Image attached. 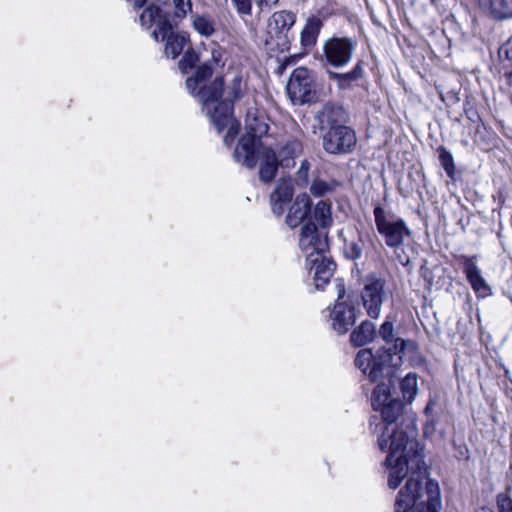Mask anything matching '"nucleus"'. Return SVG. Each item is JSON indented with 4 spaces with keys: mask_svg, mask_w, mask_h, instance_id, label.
Segmentation results:
<instances>
[{
    "mask_svg": "<svg viewBox=\"0 0 512 512\" xmlns=\"http://www.w3.org/2000/svg\"><path fill=\"white\" fill-rule=\"evenodd\" d=\"M396 378V374L391 382L388 378H379L371 398L372 407L375 411H380L382 420L375 423V419L371 418L370 428L373 433L378 434L379 449L388 452L386 465H390L396 456L424 451L415 438L417 431L414 420L407 418L400 424L397 422L403 403L390 394V387L395 385Z\"/></svg>",
    "mask_w": 512,
    "mask_h": 512,
    "instance_id": "1",
    "label": "nucleus"
},
{
    "mask_svg": "<svg viewBox=\"0 0 512 512\" xmlns=\"http://www.w3.org/2000/svg\"><path fill=\"white\" fill-rule=\"evenodd\" d=\"M221 54L217 50L212 51V57L200 65L192 77L187 78L188 91L198 97L203 105V111L210 118L212 124L220 133L227 128L224 143L230 146L238 134L240 124L233 117L232 99H239L242 95V79L235 77L228 88V98L221 99L224 93V81L222 77H216L210 84L206 81L212 76L214 65H218Z\"/></svg>",
    "mask_w": 512,
    "mask_h": 512,
    "instance_id": "2",
    "label": "nucleus"
},
{
    "mask_svg": "<svg viewBox=\"0 0 512 512\" xmlns=\"http://www.w3.org/2000/svg\"><path fill=\"white\" fill-rule=\"evenodd\" d=\"M389 468L388 486L396 489L407 478L395 501V512H440L442 501L439 485L427 480L424 451L396 456Z\"/></svg>",
    "mask_w": 512,
    "mask_h": 512,
    "instance_id": "3",
    "label": "nucleus"
},
{
    "mask_svg": "<svg viewBox=\"0 0 512 512\" xmlns=\"http://www.w3.org/2000/svg\"><path fill=\"white\" fill-rule=\"evenodd\" d=\"M377 333L383 341L393 344V347L381 348L375 354L370 349H362L356 355L355 365L371 382H377L379 378H388L391 382L402 364L405 348L412 346L413 342L395 337L393 322L388 318L381 324Z\"/></svg>",
    "mask_w": 512,
    "mask_h": 512,
    "instance_id": "4",
    "label": "nucleus"
},
{
    "mask_svg": "<svg viewBox=\"0 0 512 512\" xmlns=\"http://www.w3.org/2000/svg\"><path fill=\"white\" fill-rule=\"evenodd\" d=\"M140 23L146 28H150L153 23H156L157 27L152 36L156 41L166 40L165 54L172 59L181 54L189 41L188 34L172 31L175 25L171 22L169 13L159 6H147L140 15Z\"/></svg>",
    "mask_w": 512,
    "mask_h": 512,
    "instance_id": "5",
    "label": "nucleus"
},
{
    "mask_svg": "<svg viewBox=\"0 0 512 512\" xmlns=\"http://www.w3.org/2000/svg\"><path fill=\"white\" fill-rule=\"evenodd\" d=\"M246 133L241 136L234 150V159L247 168H254L257 164L256 149L265 147L261 138L268 132V125L260 118L249 114L245 120Z\"/></svg>",
    "mask_w": 512,
    "mask_h": 512,
    "instance_id": "6",
    "label": "nucleus"
},
{
    "mask_svg": "<svg viewBox=\"0 0 512 512\" xmlns=\"http://www.w3.org/2000/svg\"><path fill=\"white\" fill-rule=\"evenodd\" d=\"M373 214L377 232L389 248L397 250L411 238L412 230L403 218L380 205L374 207Z\"/></svg>",
    "mask_w": 512,
    "mask_h": 512,
    "instance_id": "7",
    "label": "nucleus"
},
{
    "mask_svg": "<svg viewBox=\"0 0 512 512\" xmlns=\"http://www.w3.org/2000/svg\"><path fill=\"white\" fill-rule=\"evenodd\" d=\"M356 47L357 41L350 37L332 36L324 40L319 61L325 68H344L353 59Z\"/></svg>",
    "mask_w": 512,
    "mask_h": 512,
    "instance_id": "8",
    "label": "nucleus"
},
{
    "mask_svg": "<svg viewBox=\"0 0 512 512\" xmlns=\"http://www.w3.org/2000/svg\"><path fill=\"white\" fill-rule=\"evenodd\" d=\"M296 22L294 13L286 10L274 12L268 19L266 44L276 46L280 51L290 48L289 32Z\"/></svg>",
    "mask_w": 512,
    "mask_h": 512,
    "instance_id": "9",
    "label": "nucleus"
},
{
    "mask_svg": "<svg viewBox=\"0 0 512 512\" xmlns=\"http://www.w3.org/2000/svg\"><path fill=\"white\" fill-rule=\"evenodd\" d=\"M389 292L386 281L374 275L364 279L361 291V300L367 315L372 319H378L381 315L382 305L388 299Z\"/></svg>",
    "mask_w": 512,
    "mask_h": 512,
    "instance_id": "10",
    "label": "nucleus"
},
{
    "mask_svg": "<svg viewBox=\"0 0 512 512\" xmlns=\"http://www.w3.org/2000/svg\"><path fill=\"white\" fill-rule=\"evenodd\" d=\"M299 247L305 253L306 262L316 261L314 257L322 256L328 251L327 232L319 230L311 221L304 223L299 235Z\"/></svg>",
    "mask_w": 512,
    "mask_h": 512,
    "instance_id": "11",
    "label": "nucleus"
},
{
    "mask_svg": "<svg viewBox=\"0 0 512 512\" xmlns=\"http://www.w3.org/2000/svg\"><path fill=\"white\" fill-rule=\"evenodd\" d=\"M321 138L323 149L331 155L349 154L357 143L355 131L346 125L325 131L321 134Z\"/></svg>",
    "mask_w": 512,
    "mask_h": 512,
    "instance_id": "12",
    "label": "nucleus"
},
{
    "mask_svg": "<svg viewBox=\"0 0 512 512\" xmlns=\"http://www.w3.org/2000/svg\"><path fill=\"white\" fill-rule=\"evenodd\" d=\"M313 86L311 72L305 67H298L292 72L286 90L293 103L304 104L314 100Z\"/></svg>",
    "mask_w": 512,
    "mask_h": 512,
    "instance_id": "13",
    "label": "nucleus"
},
{
    "mask_svg": "<svg viewBox=\"0 0 512 512\" xmlns=\"http://www.w3.org/2000/svg\"><path fill=\"white\" fill-rule=\"evenodd\" d=\"M337 287L338 299L331 312V326L337 333L345 334L355 324L358 315L354 306L340 301L345 296L344 285L339 282Z\"/></svg>",
    "mask_w": 512,
    "mask_h": 512,
    "instance_id": "14",
    "label": "nucleus"
},
{
    "mask_svg": "<svg viewBox=\"0 0 512 512\" xmlns=\"http://www.w3.org/2000/svg\"><path fill=\"white\" fill-rule=\"evenodd\" d=\"M476 256L460 255L459 262L463 266V272L466 275L467 281L480 297H486L491 294V288L483 278L480 268L476 263Z\"/></svg>",
    "mask_w": 512,
    "mask_h": 512,
    "instance_id": "15",
    "label": "nucleus"
},
{
    "mask_svg": "<svg viewBox=\"0 0 512 512\" xmlns=\"http://www.w3.org/2000/svg\"><path fill=\"white\" fill-rule=\"evenodd\" d=\"M315 121L321 134H323L327 130L344 125L345 111L341 106L326 103L315 114Z\"/></svg>",
    "mask_w": 512,
    "mask_h": 512,
    "instance_id": "16",
    "label": "nucleus"
},
{
    "mask_svg": "<svg viewBox=\"0 0 512 512\" xmlns=\"http://www.w3.org/2000/svg\"><path fill=\"white\" fill-rule=\"evenodd\" d=\"M257 162L260 161L259 178L264 183L271 182L277 173L280 165L273 149L265 146L256 149Z\"/></svg>",
    "mask_w": 512,
    "mask_h": 512,
    "instance_id": "17",
    "label": "nucleus"
},
{
    "mask_svg": "<svg viewBox=\"0 0 512 512\" xmlns=\"http://www.w3.org/2000/svg\"><path fill=\"white\" fill-rule=\"evenodd\" d=\"M316 261L306 262L310 270L314 269V282L317 289H322L329 283L336 269L335 262L328 258L326 254L314 257Z\"/></svg>",
    "mask_w": 512,
    "mask_h": 512,
    "instance_id": "18",
    "label": "nucleus"
},
{
    "mask_svg": "<svg viewBox=\"0 0 512 512\" xmlns=\"http://www.w3.org/2000/svg\"><path fill=\"white\" fill-rule=\"evenodd\" d=\"M310 211L311 199L309 195L306 193L300 194L289 208L285 222L289 227L295 228L304 222Z\"/></svg>",
    "mask_w": 512,
    "mask_h": 512,
    "instance_id": "19",
    "label": "nucleus"
},
{
    "mask_svg": "<svg viewBox=\"0 0 512 512\" xmlns=\"http://www.w3.org/2000/svg\"><path fill=\"white\" fill-rule=\"evenodd\" d=\"M322 27L323 21L319 17L311 16L306 20L300 34L302 48L311 49L315 46Z\"/></svg>",
    "mask_w": 512,
    "mask_h": 512,
    "instance_id": "20",
    "label": "nucleus"
},
{
    "mask_svg": "<svg viewBox=\"0 0 512 512\" xmlns=\"http://www.w3.org/2000/svg\"><path fill=\"white\" fill-rule=\"evenodd\" d=\"M303 152V145L298 139L292 138L286 141L279 151V163L282 167L294 166V159Z\"/></svg>",
    "mask_w": 512,
    "mask_h": 512,
    "instance_id": "21",
    "label": "nucleus"
},
{
    "mask_svg": "<svg viewBox=\"0 0 512 512\" xmlns=\"http://www.w3.org/2000/svg\"><path fill=\"white\" fill-rule=\"evenodd\" d=\"M377 335L375 324L365 320L350 335V340L355 346H364L371 342Z\"/></svg>",
    "mask_w": 512,
    "mask_h": 512,
    "instance_id": "22",
    "label": "nucleus"
},
{
    "mask_svg": "<svg viewBox=\"0 0 512 512\" xmlns=\"http://www.w3.org/2000/svg\"><path fill=\"white\" fill-rule=\"evenodd\" d=\"M489 13L496 20L512 19V0H489Z\"/></svg>",
    "mask_w": 512,
    "mask_h": 512,
    "instance_id": "23",
    "label": "nucleus"
},
{
    "mask_svg": "<svg viewBox=\"0 0 512 512\" xmlns=\"http://www.w3.org/2000/svg\"><path fill=\"white\" fill-rule=\"evenodd\" d=\"M174 4V13L173 15L167 10V4L163 2L159 7L163 8L164 11L169 13V18L173 25H176L179 20L186 17V15L192 11V2L191 0H173ZM158 6V4H155Z\"/></svg>",
    "mask_w": 512,
    "mask_h": 512,
    "instance_id": "24",
    "label": "nucleus"
},
{
    "mask_svg": "<svg viewBox=\"0 0 512 512\" xmlns=\"http://www.w3.org/2000/svg\"><path fill=\"white\" fill-rule=\"evenodd\" d=\"M293 184L290 179H280L275 187V190L270 196V201H280L289 203L293 197Z\"/></svg>",
    "mask_w": 512,
    "mask_h": 512,
    "instance_id": "25",
    "label": "nucleus"
},
{
    "mask_svg": "<svg viewBox=\"0 0 512 512\" xmlns=\"http://www.w3.org/2000/svg\"><path fill=\"white\" fill-rule=\"evenodd\" d=\"M313 218L323 229L332 225L331 204L326 201H319L313 210Z\"/></svg>",
    "mask_w": 512,
    "mask_h": 512,
    "instance_id": "26",
    "label": "nucleus"
},
{
    "mask_svg": "<svg viewBox=\"0 0 512 512\" xmlns=\"http://www.w3.org/2000/svg\"><path fill=\"white\" fill-rule=\"evenodd\" d=\"M403 398L408 402H412L417 394V375L415 373H408L401 381L400 384Z\"/></svg>",
    "mask_w": 512,
    "mask_h": 512,
    "instance_id": "27",
    "label": "nucleus"
},
{
    "mask_svg": "<svg viewBox=\"0 0 512 512\" xmlns=\"http://www.w3.org/2000/svg\"><path fill=\"white\" fill-rule=\"evenodd\" d=\"M363 62L360 60L354 68L347 73H332L331 77L338 81L340 86H344L351 82L357 81L363 76Z\"/></svg>",
    "mask_w": 512,
    "mask_h": 512,
    "instance_id": "28",
    "label": "nucleus"
},
{
    "mask_svg": "<svg viewBox=\"0 0 512 512\" xmlns=\"http://www.w3.org/2000/svg\"><path fill=\"white\" fill-rule=\"evenodd\" d=\"M438 158L442 168L445 170L446 174L449 178L454 179L455 177V163L454 158L450 151H448L444 146H440L438 148Z\"/></svg>",
    "mask_w": 512,
    "mask_h": 512,
    "instance_id": "29",
    "label": "nucleus"
},
{
    "mask_svg": "<svg viewBox=\"0 0 512 512\" xmlns=\"http://www.w3.org/2000/svg\"><path fill=\"white\" fill-rule=\"evenodd\" d=\"M194 29L202 36L209 37L214 31V22L205 16H195L193 19Z\"/></svg>",
    "mask_w": 512,
    "mask_h": 512,
    "instance_id": "30",
    "label": "nucleus"
},
{
    "mask_svg": "<svg viewBox=\"0 0 512 512\" xmlns=\"http://www.w3.org/2000/svg\"><path fill=\"white\" fill-rule=\"evenodd\" d=\"M335 186L336 184L334 182L330 183L324 180L315 179L310 186V192L315 197H321L332 192L335 189Z\"/></svg>",
    "mask_w": 512,
    "mask_h": 512,
    "instance_id": "31",
    "label": "nucleus"
},
{
    "mask_svg": "<svg viewBox=\"0 0 512 512\" xmlns=\"http://www.w3.org/2000/svg\"><path fill=\"white\" fill-rule=\"evenodd\" d=\"M199 57L198 54L193 50H187L182 59L179 61V69L182 73L186 74L190 69L194 67V65L198 62Z\"/></svg>",
    "mask_w": 512,
    "mask_h": 512,
    "instance_id": "32",
    "label": "nucleus"
},
{
    "mask_svg": "<svg viewBox=\"0 0 512 512\" xmlns=\"http://www.w3.org/2000/svg\"><path fill=\"white\" fill-rule=\"evenodd\" d=\"M363 248L361 239L359 241H346L344 245V254L351 260H358L362 257Z\"/></svg>",
    "mask_w": 512,
    "mask_h": 512,
    "instance_id": "33",
    "label": "nucleus"
},
{
    "mask_svg": "<svg viewBox=\"0 0 512 512\" xmlns=\"http://www.w3.org/2000/svg\"><path fill=\"white\" fill-rule=\"evenodd\" d=\"M498 54L502 61H507L512 65V37L499 48Z\"/></svg>",
    "mask_w": 512,
    "mask_h": 512,
    "instance_id": "34",
    "label": "nucleus"
},
{
    "mask_svg": "<svg viewBox=\"0 0 512 512\" xmlns=\"http://www.w3.org/2000/svg\"><path fill=\"white\" fill-rule=\"evenodd\" d=\"M310 169V163L308 160L304 159L301 161L300 167L297 171V177L298 180L301 181L303 184L308 183V172Z\"/></svg>",
    "mask_w": 512,
    "mask_h": 512,
    "instance_id": "35",
    "label": "nucleus"
},
{
    "mask_svg": "<svg viewBox=\"0 0 512 512\" xmlns=\"http://www.w3.org/2000/svg\"><path fill=\"white\" fill-rule=\"evenodd\" d=\"M238 13L248 15L251 13L252 3L251 0H232Z\"/></svg>",
    "mask_w": 512,
    "mask_h": 512,
    "instance_id": "36",
    "label": "nucleus"
},
{
    "mask_svg": "<svg viewBox=\"0 0 512 512\" xmlns=\"http://www.w3.org/2000/svg\"><path fill=\"white\" fill-rule=\"evenodd\" d=\"M272 206V211L276 216L283 215L285 211V205L287 202H280V201H270Z\"/></svg>",
    "mask_w": 512,
    "mask_h": 512,
    "instance_id": "37",
    "label": "nucleus"
},
{
    "mask_svg": "<svg viewBox=\"0 0 512 512\" xmlns=\"http://www.w3.org/2000/svg\"><path fill=\"white\" fill-rule=\"evenodd\" d=\"M499 511L512 512V499L504 498L501 501H499Z\"/></svg>",
    "mask_w": 512,
    "mask_h": 512,
    "instance_id": "38",
    "label": "nucleus"
},
{
    "mask_svg": "<svg viewBox=\"0 0 512 512\" xmlns=\"http://www.w3.org/2000/svg\"><path fill=\"white\" fill-rule=\"evenodd\" d=\"M504 77L506 80V84L508 85L510 92L512 93V72L505 73Z\"/></svg>",
    "mask_w": 512,
    "mask_h": 512,
    "instance_id": "39",
    "label": "nucleus"
},
{
    "mask_svg": "<svg viewBox=\"0 0 512 512\" xmlns=\"http://www.w3.org/2000/svg\"><path fill=\"white\" fill-rule=\"evenodd\" d=\"M279 0H258V3L260 5L266 4V5H275L278 3Z\"/></svg>",
    "mask_w": 512,
    "mask_h": 512,
    "instance_id": "40",
    "label": "nucleus"
},
{
    "mask_svg": "<svg viewBox=\"0 0 512 512\" xmlns=\"http://www.w3.org/2000/svg\"><path fill=\"white\" fill-rule=\"evenodd\" d=\"M408 262H409V260H408V259H407V261H406V262L401 261L402 265H405V264H407Z\"/></svg>",
    "mask_w": 512,
    "mask_h": 512,
    "instance_id": "41",
    "label": "nucleus"
}]
</instances>
